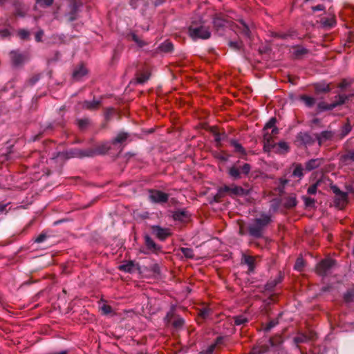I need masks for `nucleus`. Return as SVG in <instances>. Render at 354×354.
Returning a JSON list of instances; mask_svg holds the SVG:
<instances>
[{
    "mask_svg": "<svg viewBox=\"0 0 354 354\" xmlns=\"http://www.w3.org/2000/svg\"><path fill=\"white\" fill-rule=\"evenodd\" d=\"M10 35L8 30H3L0 31V35L1 37H6Z\"/></svg>",
    "mask_w": 354,
    "mask_h": 354,
    "instance_id": "nucleus-59",
    "label": "nucleus"
},
{
    "mask_svg": "<svg viewBox=\"0 0 354 354\" xmlns=\"http://www.w3.org/2000/svg\"><path fill=\"white\" fill-rule=\"evenodd\" d=\"M308 339L305 335L301 334L294 338V341L296 344H300L306 342Z\"/></svg>",
    "mask_w": 354,
    "mask_h": 354,
    "instance_id": "nucleus-42",
    "label": "nucleus"
},
{
    "mask_svg": "<svg viewBox=\"0 0 354 354\" xmlns=\"http://www.w3.org/2000/svg\"><path fill=\"white\" fill-rule=\"evenodd\" d=\"M335 261L331 259H326L320 261L316 267V272L319 275L324 276L335 265Z\"/></svg>",
    "mask_w": 354,
    "mask_h": 354,
    "instance_id": "nucleus-6",
    "label": "nucleus"
},
{
    "mask_svg": "<svg viewBox=\"0 0 354 354\" xmlns=\"http://www.w3.org/2000/svg\"><path fill=\"white\" fill-rule=\"evenodd\" d=\"M149 78V74L147 73H141L138 75L136 77V82L138 84H144L146 82Z\"/></svg>",
    "mask_w": 354,
    "mask_h": 354,
    "instance_id": "nucleus-28",
    "label": "nucleus"
},
{
    "mask_svg": "<svg viewBox=\"0 0 354 354\" xmlns=\"http://www.w3.org/2000/svg\"><path fill=\"white\" fill-rule=\"evenodd\" d=\"M46 239V236L44 235V234H40L35 240V241L37 243H41L42 241H44V239Z\"/></svg>",
    "mask_w": 354,
    "mask_h": 354,
    "instance_id": "nucleus-57",
    "label": "nucleus"
},
{
    "mask_svg": "<svg viewBox=\"0 0 354 354\" xmlns=\"http://www.w3.org/2000/svg\"><path fill=\"white\" fill-rule=\"evenodd\" d=\"M214 140L218 144L220 143L221 141L223 140L224 139V138L225 137V136L224 134H221L218 132H214Z\"/></svg>",
    "mask_w": 354,
    "mask_h": 354,
    "instance_id": "nucleus-47",
    "label": "nucleus"
},
{
    "mask_svg": "<svg viewBox=\"0 0 354 354\" xmlns=\"http://www.w3.org/2000/svg\"><path fill=\"white\" fill-rule=\"evenodd\" d=\"M330 188L333 192L335 194V196H338L340 195L341 194L344 193V192H342L336 185H332Z\"/></svg>",
    "mask_w": 354,
    "mask_h": 354,
    "instance_id": "nucleus-52",
    "label": "nucleus"
},
{
    "mask_svg": "<svg viewBox=\"0 0 354 354\" xmlns=\"http://www.w3.org/2000/svg\"><path fill=\"white\" fill-rule=\"evenodd\" d=\"M234 323L236 326H240L248 322V319L243 315L236 316L234 317Z\"/></svg>",
    "mask_w": 354,
    "mask_h": 354,
    "instance_id": "nucleus-35",
    "label": "nucleus"
},
{
    "mask_svg": "<svg viewBox=\"0 0 354 354\" xmlns=\"http://www.w3.org/2000/svg\"><path fill=\"white\" fill-rule=\"evenodd\" d=\"M130 36L131 37L132 40L134 41L140 47H142L145 45V43L140 39L135 33H131Z\"/></svg>",
    "mask_w": 354,
    "mask_h": 354,
    "instance_id": "nucleus-41",
    "label": "nucleus"
},
{
    "mask_svg": "<svg viewBox=\"0 0 354 354\" xmlns=\"http://www.w3.org/2000/svg\"><path fill=\"white\" fill-rule=\"evenodd\" d=\"M347 99H348V97L346 95H339L337 96V100L335 102H334L333 103H332V104L334 105V108H335L336 106H337L339 105L343 104Z\"/></svg>",
    "mask_w": 354,
    "mask_h": 354,
    "instance_id": "nucleus-29",
    "label": "nucleus"
},
{
    "mask_svg": "<svg viewBox=\"0 0 354 354\" xmlns=\"http://www.w3.org/2000/svg\"><path fill=\"white\" fill-rule=\"evenodd\" d=\"M280 183H281V185L285 186L288 183V180H286V179H282L281 178L280 180Z\"/></svg>",
    "mask_w": 354,
    "mask_h": 354,
    "instance_id": "nucleus-63",
    "label": "nucleus"
},
{
    "mask_svg": "<svg viewBox=\"0 0 354 354\" xmlns=\"http://www.w3.org/2000/svg\"><path fill=\"white\" fill-rule=\"evenodd\" d=\"M36 5L42 8L50 6L53 3V0H35Z\"/></svg>",
    "mask_w": 354,
    "mask_h": 354,
    "instance_id": "nucleus-31",
    "label": "nucleus"
},
{
    "mask_svg": "<svg viewBox=\"0 0 354 354\" xmlns=\"http://www.w3.org/2000/svg\"><path fill=\"white\" fill-rule=\"evenodd\" d=\"M110 149L111 144L109 142H104L98 145L95 150L75 149L66 151L65 154L67 158L90 157L97 154H104L106 153Z\"/></svg>",
    "mask_w": 354,
    "mask_h": 354,
    "instance_id": "nucleus-1",
    "label": "nucleus"
},
{
    "mask_svg": "<svg viewBox=\"0 0 354 354\" xmlns=\"http://www.w3.org/2000/svg\"><path fill=\"white\" fill-rule=\"evenodd\" d=\"M334 132L331 131H324L320 133H317L315 138L318 142L319 145H322L326 141L331 140L334 137Z\"/></svg>",
    "mask_w": 354,
    "mask_h": 354,
    "instance_id": "nucleus-11",
    "label": "nucleus"
},
{
    "mask_svg": "<svg viewBox=\"0 0 354 354\" xmlns=\"http://www.w3.org/2000/svg\"><path fill=\"white\" fill-rule=\"evenodd\" d=\"M347 85H348L347 82H346V81H345V80H344V81H342V82L339 84V87H340L341 88H345L346 86H347Z\"/></svg>",
    "mask_w": 354,
    "mask_h": 354,
    "instance_id": "nucleus-62",
    "label": "nucleus"
},
{
    "mask_svg": "<svg viewBox=\"0 0 354 354\" xmlns=\"http://www.w3.org/2000/svg\"><path fill=\"white\" fill-rule=\"evenodd\" d=\"M223 192H227L228 194L232 197L243 196H246L248 193L246 189H243L241 186H237L235 185H232L231 186L225 185L224 187L219 188L216 196H223Z\"/></svg>",
    "mask_w": 354,
    "mask_h": 354,
    "instance_id": "nucleus-3",
    "label": "nucleus"
},
{
    "mask_svg": "<svg viewBox=\"0 0 354 354\" xmlns=\"http://www.w3.org/2000/svg\"><path fill=\"white\" fill-rule=\"evenodd\" d=\"M230 145L234 148V151L241 154H245V149L235 140H230Z\"/></svg>",
    "mask_w": 354,
    "mask_h": 354,
    "instance_id": "nucleus-22",
    "label": "nucleus"
},
{
    "mask_svg": "<svg viewBox=\"0 0 354 354\" xmlns=\"http://www.w3.org/2000/svg\"><path fill=\"white\" fill-rule=\"evenodd\" d=\"M277 324V322H274L273 321L270 322L267 326L266 327V330H270L272 328H273Z\"/></svg>",
    "mask_w": 354,
    "mask_h": 354,
    "instance_id": "nucleus-56",
    "label": "nucleus"
},
{
    "mask_svg": "<svg viewBox=\"0 0 354 354\" xmlns=\"http://www.w3.org/2000/svg\"><path fill=\"white\" fill-rule=\"evenodd\" d=\"M100 309L104 315H108L112 312V308L106 304L102 305Z\"/></svg>",
    "mask_w": 354,
    "mask_h": 354,
    "instance_id": "nucleus-45",
    "label": "nucleus"
},
{
    "mask_svg": "<svg viewBox=\"0 0 354 354\" xmlns=\"http://www.w3.org/2000/svg\"><path fill=\"white\" fill-rule=\"evenodd\" d=\"M174 218L175 220L184 221L187 218V216L185 212L178 211L174 213Z\"/></svg>",
    "mask_w": 354,
    "mask_h": 354,
    "instance_id": "nucleus-32",
    "label": "nucleus"
},
{
    "mask_svg": "<svg viewBox=\"0 0 354 354\" xmlns=\"http://www.w3.org/2000/svg\"><path fill=\"white\" fill-rule=\"evenodd\" d=\"M81 6L80 0H68V11L66 15V19L71 21L77 19L79 9Z\"/></svg>",
    "mask_w": 354,
    "mask_h": 354,
    "instance_id": "nucleus-4",
    "label": "nucleus"
},
{
    "mask_svg": "<svg viewBox=\"0 0 354 354\" xmlns=\"http://www.w3.org/2000/svg\"><path fill=\"white\" fill-rule=\"evenodd\" d=\"M159 48L162 52L169 53L173 50L174 46L171 42L166 41L160 46Z\"/></svg>",
    "mask_w": 354,
    "mask_h": 354,
    "instance_id": "nucleus-23",
    "label": "nucleus"
},
{
    "mask_svg": "<svg viewBox=\"0 0 354 354\" xmlns=\"http://www.w3.org/2000/svg\"><path fill=\"white\" fill-rule=\"evenodd\" d=\"M14 15L16 18L24 17L26 16L28 8L19 1H15L14 3Z\"/></svg>",
    "mask_w": 354,
    "mask_h": 354,
    "instance_id": "nucleus-10",
    "label": "nucleus"
},
{
    "mask_svg": "<svg viewBox=\"0 0 354 354\" xmlns=\"http://www.w3.org/2000/svg\"><path fill=\"white\" fill-rule=\"evenodd\" d=\"M189 35L194 39L198 38L205 39L210 37L211 33L208 28L201 26L195 28H190Z\"/></svg>",
    "mask_w": 354,
    "mask_h": 354,
    "instance_id": "nucleus-7",
    "label": "nucleus"
},
{
    "mask_svg": "<svg viewBox=\"0 0 354 354\" xmlns=\"http://www.w3.org/2000/svg\"><path fill=\"white\" fill-rule=\"evenodd\" d=\"M235 32L245 38L250 39L252 36V27L248 24H239L236 26Z\"/></svg>",
    "mask_w": 354,
    "mask_h": 354,
    "instance_id": "nucleus-9",
    "label": "nucleus"
},
{
    "mask_svg": "<svg viewBox=\"0 0 354 354\" xmlns=\"http://www.w3.org/2000/svg\"><path fill=\"white\" fill-rule=\"evenodd\" d=\"M100 102L98 101L85 102L84 107L88 109H95L98 107Z\"/></svg>",
    "mask_w": 354,
    "mask_h": 354,
    "instance_id": "nucleus-33",
    "label": "nucleus"
},
{
    "mask_svg": "<svg viewBox=\"0 0 354 354\" xmlns=\"http://www.w3.org/2000/svg\"><path fill=\"white\" fill-rule=\"evenodd\" d=\"M87 73V69L83 65H80L73 71V77L74 79L79 80L86 75Z\"/></svg>",
    "mask_w": 354,
    "mask_h": 354,
    "instance_id": "nucleus-17",
    "label": "nucleus"
},
{
    "mask_svg": "<svg viewBox=\"0 0 354 354\" xmlns=\"http://www.w3.org/2000/svg\"><path fill=\"white\" fill-rule=\"evenodd\" d=\"M146 243L149 248H155L156 244L149 236L146 237Z\"/></svg>",
    "mask_w": 354,
    "mask_h": 354,
    "instance_id": "nucleus-50",
    "label": "nucleus"
},
{
    "mask_svg": "<svg viewBox=\"0 0 354 354\" xmlns=\"http://www.w3.org/2000/svg\"><path fill=\"white\" fill-rule=\"evenodd\" d=\"M299 138L301 141L305 145H311L314 142L313 138L311 136L307 133H301L299 135Z\"/></svg>",
    "mask_w": 354,
    "mask_h": 354,
    "instance_id": "nucleus-20",
    "label": "nucleus"
},
{
    "mask_svg": "<svg viewBox=\"0 0 354 354\" xmlns=\"http://www.w3.org/2000/svg\"><path fill=\"white\" fill-rule=\"evenodd\" d=\"M215 346H216L215 344H212L210 346H209V348H208V349L207 351L208 354H212V353L214 350Z\"/></svg>",
    "mask_w": 354,
    "mask_h": 354,
    "instance_id": "nucleus-60",
    "label": "nucleus"
},
{
    "mask_svg": "<svg viewBox=\"0 0 354 354\" xmlns=\"http://www.w3.org/2000/svg\"><path fill=\"white\" fill-rule=\"evenodd\" d=\"M243 262L248 266V270L253 272L255 268L254 262L255 257L247 254H243L242 257Z\"/></svg>",
    "mask_w": 354,
    "mask_h": 354,
    "instance_id": "nucleus-16",
    "label": "nucleus"
},
{
    "mask_svg": "<svg viewBox=\"0 0 354 354\" xmlns=\"http://www.w3.org/2000/svg\"><path fill=\"white\" fill-rule=\"evenodd\" d=\"M136 265L133 261H128L119 266V269L126 272H132L134 271Z\"/></svg>",
    "mask_w": 354,
    "mask_h": 354,
    "instance_id": "nucleus-19",
    "label": "nucleus"
},
{
    "mask_svg": "<svg viewBox=\"0 0 354 354\" xmlns=\"http://www.w3.org/2000/svg\"><path fill=\"white\" fill-rule=\"evenodd\" d=\"M229 45L235 50H239L241 48V43L239 41H230Z\"/></svg>",
    "mask_w": 354,
    "mask_h": 354,
    "instance_id": "nucleus-48",
    "label": "nucleus"
},
{
    "mask_svg": "<svg viewBox=\"0 0 354 354\" xmlns=\"http://www.w3.org/2000/svg\"><path fill=\"white\" fill-rule=\"evenodd\" d=\"M149 199L153 203H163L168 201L169 195L158 190H151L149 192Z\"/></svg>",
    "mask_w": 354,
    "mask_h": 354,
    "instance_id": "nucleus-8",
    "label": "nucleus"
},
{
    "mask_svg": "<svg viewBox=\"0 0 354 354\" xmlns=\"http://www.w3.org/2000/svg\"><path fill=\"white\" fill-rule=\"evenodd\" d=\"M317 106L319 111L332 110L334 109V105L332 104H328L324 102H319Z\"/></svg>",
    "mask_w": 354,
    "mask_h": 354,
    "instance_id": "nucleus-34",
    "label": "nucleus"
},
{
    "mask_svg": "<svg viewBox=\"0 0 354 354\" xmlns=\"http://www.w3.org/2000/svg\"><path fill=\"white\" fill-rule=\"evenodd\" d=\"M307 52L306 49L304 48H297L296 50L295 51L294 54L296 56H299L306 54Z\"/></svg>",
    "mask_w": 354,
    "mask_h": 354,
    "instance_id": "nucleus-49",
    "label": "nucleus"
},
{
    "mask_svg": "<svg viewBox=\"0 0 354 354\" xmlns=\"http://www.w3.org/2000/svg\"><path fill=\"white\" fill-rule=\"evenodd\" d=\"M277 120L275 118H272L270 120L266 123L263 128V131H265L263 138L265 140H267L268 142L270 138V136L268 135V133L267 132L269 129H272L275 127Z\"/></svg>",
    "mask_w": 354,
    "mask_h": 354,
    "instance_id": "nucleus-15",
    "label": "nucleus"
},
{
    "mask_svg": "<svg viewBox=\"0 0 354 354\" xmlns=\"http://www.w3.org/2000/svg\"><path fill=\"white\" fill-rule=\"evenodd\" d=\"M180 250H181L182 253L183 254V255L187 258L192 259L194 256V251L192 248H181Z\"/></svg>",
    "mask_w": 354,
    "mask_h": 354,
    "instance_id": "nucleus-30",
    "label": "nucleus"
},
{
    "mask_svg": "<svg viewBox=\"0 0 354 354\" xmlns=\"http://www.w3.org/2000/svg\"><path fill=\"white\" fill-rule=\"evenodd\" d=\"M271 221V217L269 214H263L259 218L254 220L253 223L248 227L249 233L251 236L259 238L262 235V232L266 226Z\"/></svg>",
    "mask_w": 354,
    "mask_h": 354,
    "instance_id": "nucleus-2",
    "label": "nucleus"
},
{
    "mask_svg": "<svg viewBox=\"0 0 354 354\" xmlns=\"http://www.w3.org/2000/svg\"><path fill=\"white\" fill-rule=\"evenodd\" d=\"M184 324V319L182 318H177L174 320L173 325L175 328H181Z\"/></svg>",
    "mask_w": 354,
    "mask_h": 354,
    "instance_id": "nucleus-46",
    "label": "nucleus"
},
{
    "mask_svg": "<svg viewBox=\"0 0 354 354\" xmlns=\"http://www.w3.org/2000/svg\"><path fill=\"white\" fill-rule=\"evenodd\" d=\"M18 35L21 39H28L29 38L30 33L26 30H20Z\"/></svg>",
    "mask_w": 354,
    "mask_h": 354,
    "instance_id": "nucleus-44",
    "label": "nucleus"
},
{
    "mask_svg": "<svg viewBox=\"0 0 354 354\" xmlns=\"http://www.w3.org/2000/svg\"><path fill=\"white\" fill-rule=\"evenodd\" d=\"M334 24H330V23L323 24V26H324V28H331L334 26Z\"/></svg>",
    "mask_w": 354,
    "mask_h": 354,
    "instance_id": "nucleus-61",
    "label": "nucleus"
},
{
    "mask_svg": "<svg viewBox=\"0 0 354 354\" xmlns=\"http://www.w3.org/2000/svg\"><path fill=\"white\" fill-rule=\"evenodd\" d=\"M317 192V184L310 185L308 189V193L309 194H315Z\"/></svg>",
    "mask_w": 354,
    "mask_h": 354,
    "instance_id": "nucleus-51",
    "label": "nucleus"
},
{
    "mask_svg": "<svg viewBox=\"0 0 354 354\" xmlns=\"http://www.w3.org/2000/svg\"><path fill=\"white\" fill-rule=\"evenodd\" d=\"M352 127L349 123H346L342 129L341 136L342 138L345 137L348 133L351 132Z\"/></svg>",
    "mask_w": 354,
    "mask_h": 354,
    "instance_id": "nucleus-36",
    "label": "nucleus"
},
{
    "mask_svg": "<svg viewBox=\"0 0 354 354\" xmlns=\"http://www.w3.org/2000/svg\"><path fill=\"white\" fill-rule=\"evenodd\" d=\"M317 91L322 92H328L330 90L329 85L317 87Z\"/></svg>",
    "mask_w": 354,
    "mask_h": 354,
    "instance_id": "nucleus-53",
    "label": "nucleus"
},
{
    "mask_svg": "<svg viewBox=\"0 0 354 354\" xmlns=\"http://www.w3.org/2000/svg\"><path fill=\"white\" fill-rule=\"evenodd\" d=\"M278 131H279L278 129H277V127H274V128H272V135H276V134H277V133H278Z\"/></svg>",
    "mask_w": 354,
    "mask_h": 354,
    "instance_id": "nucleus-64",
    "label": "nucleus"
},
{
    "mask_svg": "<svg viewBox=\"0 0 354 354\" xmlns=\"http://www.w3.org/2000/svg\"><path fill=\"white\" fill-rule=\"evenodd\" d=\"M301 99L303 100V102L305 103V104L308 107L313 106L315 103V99L313 97L304 95V96H301Z\"/></svg>",
    "mask_w": 354,
    "mask_h": 354,
    "instance_id": "nucleus-27",
    "label": "nucleus"
},
{
    "mask_svg": "<svg viewBox=\"0 0 354 354\" xmlns=\"http://www.w3.org/2000/svg\"><path fill=\"white\" fill-rule=\"evenodd\" d=\"M346 301L349 302L354 300V289L348 290L344 295Z\"/></svg>",
    "mask_w": 354,
    "mask_h": 354,
    "instance_id": "nucleus-40",
    "label": "nucleus"
},
{
    "mask_svg": "<svg viewBox=\"0 0 354 354\" xmlns=\"http://www.w3.org/2000/svg\"><path fill=\"white\" fill-rule=\"evenodd\" d=\"M44 35V32L42 30L38 31L35 35V39L37 41H40L41 40V37Z\"/></svg>",
    "mask_w": 354,
    "mask_h": 354,
    "instance_id": "nucleus-55",
    "label": "nucleus"
},
{
    "mask_svg": "<svg viewBox=\"0 0 354 354\" xmlns=\"http://www.w3.org/2000/svg\"><path fill=\"white\" fill-rule=\"evenodd\" d=\"M348 201V194L346 192L341 194L340 195L335 196V204L339 208H343Z\"/></svg>",
    "mask_w": 354,
    "mask_h": 354,
    "instance_id": "nucleus-14",
    "label": "nucleus"
},
{
    "mask_svg": "<svg viewBox=\"0 0 354 354\" xmlns=\"http://www.w3.org/2000/svg\"><path fill=\"white\" fill-rule=\"evenodd\" d=\"M292 176L294 177H296V178H299V179H301L304 174H303V167L301 166V165H295V167L292 171Z\"/></svg>",
    "mask_w": 354,
    "mask_h": 354,
    "instance_id": "nucleus-25",
    "label": "nucleus"
},
{
    "mask_svg": "<svg viewBox=\"0 0 354 354\" xmlns=\"http://www.w3.org/2000/svg\"><path fill=\"white\" fill-rule=\"evenodd\" d=\"M306 206L310 207L313 206L315 204V200L312 198L308 197V196H303L302 197Z\"/></svg>",
    "mask_w": 354,
    "mask_h": 354,
    "instance_id": "nucleus-43",
    "label": "nucleus"
},
{
    "mask_svg": "<svg viewBox=\"0 0 354 354\" xmlns=\"http://www.w3.org/2000/svg\"><path fill=\"white\" fill-rule=\"evenodd\" d=\"M277 146L279 147L278 151L280 153H284L288 150V145L286 142H280L278 143Z\"/></svg>",
    "mask_w": 354,
    "mask_h": 354,
    "instance_id": "nucleus-39",
    "label": "nucleus"
},
{
    "mask_svg": "<svg viewBox=\"0 0 354 354\" xmlns=\"http://www.w3.org/2000/svg\"><path fill=\"white\" fill-rule=\"evenodd\" d=\"M342 160L345 164H350L354 161V151H349L342 156Z\"/></svg>",
    "mask_w": 354,
    "mask_h": 354,
    "instance_id": "nucleus-24",
    "label": "nucleus"
},
{
    "mask_svg": "<svg viewBox=\"0 0 354 354\" xmlns=\"http://www.w3.org/2000/svg\"><path fill=\"white\" fill-rule=\"evenodd\" d=\"M218 20L221 21V22H231V21L229 19L224 18L221 15H220L217 18Z\"/></svg>",
    "mask_w": 354,
    "mask_h": 354,
    "instance_id": "nucleus-58",
    "label": "nucleus"
},
{
    "mask_svg": "<svg viewBox=\"0 0 354 354\" xmlns=\"http://www.w3.org/2000/svg\"><path fill=\"white\" fill-rule=\"evenodd\" d=\"M251 169L249 164L245 163L240 169L236 166H232L229 168L228 174L234 179H239L241 178V174L248 175Z\"/></svg>",
    "mask_w": 354,
    "mask_h": 354,
    "instance_id": "nucleus-5",
    "label": "nucleus"
},
{
    "mask_svg": "<svg viewBox=\"0 0 354 354\" xmlns=\"http://www.w3.org/2000/svg\"><path fill=\"white\" fill-rule=\"evenodd\" d=\"M304 266V261L302 258H298L295 264V269L301 271Z\"/></svg>",
    "mask_w": 354,
    "mask_h": 354,
    "instance_id": "nucleus-38",
    "label": "nucleus"
},
{
    "mask_svg": "<svg viewBox=\"0 0 354 354\" xmlns=\"http://www.w3.org/2000/svg\"><path fill=\"white\" fill-rule=\"evenodd\" d=\"M322 160L319 158L311 159L306 163L305 167L307 171H311L319 167L322 164Z\"/></svg>",
    "mask_w": 354,
    "mask_h": 354,
    "instance_id": "nucleus-18",
    "label": "nucleus"
},
{
    "mask_svg": "<svg viewBox=\"0 0 354 354\" xmlns=\"http://www.w3.org/2000/svg\"><path fill=\"white\" fill-rule=\"evenodd\" d=\"M10 57L12 62L15 66H18L24 63L27 59L26 56L16 51H12L10 53Z\"/></svg>",
    "mask_w": 354,
    "mask_h": 354,
    "instance_id": "nucleus-13",
    "label": "nucleus"
},
{
    "mask_svg": "<svg viewBox=\"0 0 354 354\" xmlns=\"http://www.w3.org/2000/svg\"><path fill=\"white\" fill-rule=\"evenodd\" d=\"M324 8H325V7L324 6V5H322V4L312 7V9L314 12L322 11L324 10Z\"/></svg>",
    "mask_w": 354,
    "mask_h": 354,
    "instance_id": "nucleus-54",
    "label": "nucleus"
},
{
    "mask_svg": "<svg viewBox=\"0 0 354 354\" xmlns=\"http://www.w3.org/2000/svg\"><path fill=\"white\" fill-rule=\"evenodd\" d=\"M128 138V134L126 133H120L113 140V144L122 143L124 142Z\"/></svg>",
    "mask_w": 354,
    "mask_h": 354,
    "instance_id": "nucleus-26",
    "label": "nucleus"
},
{
    "mask_svg": "<svg viewBox=\"0 0 354 354\" xmlns=\"http://www.w3.org/2000/svg\"><path fill=\"white\" fill-rule=\"evenodd\" d=\"M145 4L144 0H130V6L133 9L137 8L140 6H144Z\"/></svg>",
    "mask_w": 354,
    "mask_h": 354,
    "instance_id": "nucleus-37",
    "label": "nucleus"
},
{
    "mask_svg": "<svg viewBox=\"0 0 354 354\" xmlns=\"http://www.w3.org/2000/svg\"><path fill=\"white\" fill-rule=\"evenodd\" d=\"M297 204V198L295 195L289 196L286 198L285 206L288 208L295 207Z\"/></svg>",
    "mask_w": 354,
    "mask_h": 354,
    "instance_id": "nucleus-21",
    "label": "nucleus"
},
{
    "mask_svg": "<svg viewBox=\"0 0 354 354\" xmlns=\"http://www.w3.org/2000/svg\"><path fill=\"white\" fill-rule=\"evenodd\" d=\"M152 229L153 232L160 240H165L170 235V232L169 229L162 228L159 226H153Z\"/></svg>",
    "mask_w": 354,
    "mask_h": 354,
    "instance_id": "nucleus-12",
    "label": "nucleus"
}]
</instances>
